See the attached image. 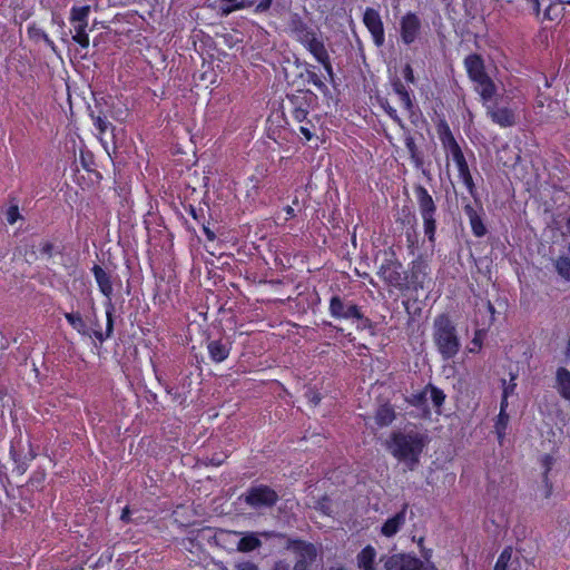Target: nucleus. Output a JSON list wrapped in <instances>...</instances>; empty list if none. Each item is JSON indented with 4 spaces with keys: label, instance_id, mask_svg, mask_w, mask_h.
I'll list each match as a JSON object with an SVG mask.
<instances>
[{
    "label": "nucleus",
    "instance_id": "de8ad7c7",
    "mask_svg": "<svg viewBox=\"0 0 570 570\" xmlns=\"http://www.w3.org/2000/svg\"><path fill=\"white\" fill-rule=\"evenodd\" d=\"M112 558H114V552L110 549H107L99 556L97 561L92 566H90V568L92 570H100L104 567H106L107 564H109L111 562Z\"/></svg>",
    "mask_w": 570,
    "mask_h": 570
},
{
    "label": "nucleus",
    "instance_id": "3c124183",
    "mask_svg": "<svg viewBox=\"0 0 570 570\" xmlns=\"http://www.w3.org/2000/svg\"><path fill=\"white\" fill-rule=\"evenodd\" d=\"M402 213H403V217L399 218L397 222H400L401 225H403V226H410L411 229H414L415 225H416L415 215L405 208H403Z\"/></svg>",
    "mask_w": 570,
    "mask_h": 570
},
{
    "label": "nucleus",
    "instance_id": "0e129e2a",
    "mask_svg": "<svg viewBox=\"0 0 570 570\" xmlns=\"http://www.w3.org/2000/svg\"><path fill=\"white\" fill-rule=\"evenodd\" d=\"M238 570H258V567L250 561H246L238 566Z\"/></svg>",
    "mask_w": 570,
    "mask_h": 570
},
{
    "label": "nucleus",
    "instance_id": "c9c22d12",
    "mask_svg": "<svg viewBox=\"0 0 570 570\" xmlns=\"http://www.w3.org/2000/svg\"><path fill=\"white\" fill-rule=\"evenodd\" d=\"M90 13V6L72 7L70 10V21L77 23L88 24V16Z\"/></svg>",
    "mask_w": 570,
    "mask_h": 570
},
{
    "label": "nucleus",
    "instance_id": "052dcab7",
    "mask_svg": "<svg viewBox=\"0 0 570 570\" xmlns=\"http://www.w3.org/2000/svg\"><path fill=\"white\" fill-rule=\"evenodd\" d=\"M40 253L42 255H46L48 257H51L52 256V253H53V244L50 243V242H46L41 245L40 247Z\"/></svg>",
    "mask_w": 570,
    "mask_h": 570
},
{
    "label": "nucleus",
    "instance_id": "4be33fe9",
    "mask_svg": "<svg viewBox=\"0 0 570 570\" xmlns=\"http://www.w3.org/2000/svg\"><path fill=\"white\" fill-rule=\"evenodd\" d=\"M106 308V330L105 332L101 331V328H89V334L83 335L85 337H90L99 341L100 343H104L106 340L110 338L114 334V313H115V306L114 304H105Z\"/></svg>",
    "mask_w": 570,
    "mask_h": 570
},
{
    "label": "nucleus",
    "instance_id": "412c9836",
    "mask_svg": "<svg viewBox=\"0 0 570 570\" xmlns=\"http://www.w3.org/2000/svg\"><path fill=\"white\" fill-rule=\"evenodd\" d=\"M317 61L322 57L328 53L322 33L318 31H313L312 36H307L305 39L299 42Z\"/></svg>",
    "mask_w": 570,
    "mask_h": 570
},
{
    "label": "nucleus",
    "instance_id": "7c9ffc66",
    "mask_svg": "<svg viewBox=\"0 0 570 570\" xmlns=\"http://www.w3.org/2000/svg\"><path fill=\"white\" fill-rule=\"evenodd\" d=\"M185 210L198 223L202 225L203 232L207 238V240L213 242L216 238L215 233L208 227L206 224V215L204 208L195 207L194 205H188L185 207Z\"/></svg>",
    "mask_w": 570,
    "mask_h": 570
},
{
    "label": "nucleus",
    "instance_id": "37998d69",
    "mask_svg": "<svg viewBox=\"0 0 570 570\" xmlns=\"http://www.w3.org/2000/svg\"><path fill=\"white\" fill-rule=\"evenodd\" d=\"M298 124V131L301 132V135L304 137L306 141H311L315 137L316 128L314 122L307 117L306 120H303L302 122Z\"/></svg>",
    "mask_w": 570,
    "mask_h": 570
},
{
    "label": "nucleus",
    "instance_id": "79ce46f5",
    "mask_svg": "<svg viewBox=\"0 0 570 570\" xmlns=\"http://www.w3.org/2000/svg\"><path fill=\"white\" fill-rule=\"evenodd\" d=\"M512 552H513L512 547H510V546L505 547L501 551V553L494 564V570H507L508 564L512 558Z\"/></svg>",
    "mask_w": 570,
    "mask_h": 570
},
{
    "label": "nucleus",
    "instance_id": "1a4fd4ad",
    "mask_svg": "<svg viewBox=\"0 0 570 570\" xmlns=\"http://www.w3.org/2000/svg\"><path fill=\"white\" fill-rule=\"evenodd\" d=\"M317 96L311 90H298L287 96L288 112L296 122L306 120L314 108Z\"/></svg>",
    "mask_w": 570,
    "mask_h": 570
},
{
    "label": "nucleus",
    "instance_id": "5701e85b",
    "mask_svg": "<svg viewBox=\"0 0 570 570\" xmlns=\"http://www.w3.org/2000/svg\"><path fill=\"white\" fill-rule=\"evenodd\" d=\"M266 169L257 167L255 173L247 177L245 181L246 197L255 200L264 186V179L266 178Z\"/></svg>",
    "mask_w": 570,
    "mask_h": 570
},
{
    "label": "nucleus",
    "instance_id": "4468645a",
    "mask_svg": "<svg viewBox=\"0 0 570 570\" xmlns=\"http://www.w3.org/2000/svg\"><path fill=\"white\" fill-rule=\"evenodd\" d=\"M476 207H474L472 204L468 203L463 206V212L469 218V223L471 226L472 234L481 238L487 235L488 229L483 222L484 217V209L483 206L478 198V202H475Z\"/></svg>",
    "mask_w": 570,
    "mask_h": 570
},
{
    "label": "nucleus",
    "instance_id": "473e14b6",
    "mask_svg": "<svg viewBox=\"0 0 570 570\" xmlns=\"http://www.w3.org/2000/svg\"><path fill=\"white\" fill-rule=\"evenodd\" d=\"M36 81L33 79L26 80V87L18 94L22 104L30 108L36 101Z\"/></svg>",
    "mask_w": 570,
    "mask_h": 570
},
{
    "label": "nucleus",
    "instance_id": "f03ea898",
    "mask_svg": "<svg viewBox=\"0 0 570 570\" xmlns=\"http://www.w3.org/2000/svg\"><path fill=\"white\" fill-rule=\"evenodd\" d=\"M435 127L441 145L446 153V157H451L452 161L456 166L460 180L466 188L470 196L474 199V202H478V189L474 184L468 160L460 144L455 139L450 125L444 118H441L436 122Z\"/></svg>",
    "mask_w": 570,
    "mask_h": 570
},
{
    "label": "nucleus",
    "instance_id": "774afa93",
    "mask_svg": "<svg viewBox=\"0 0 570 570\" xmlns=\"http://www.w3.org/2000/svg\"><path fill=\"white\" fill-rule=\"evenodd\" d=\"M284 212L286 214V220L292 219L296 216L295 209L289 205L284 207Z\"/></svg>",
    "mask_w": 570,
    "mask_h": 570
},
{
    "label": "nucleus",
    "instance_id": "6e6d98bb",
    "mask_svg": "<svg viewBox=\"0 0 570 570\" xmlns=\"http://www.w3.org/2000/svg\"><path fill=\"white\" fill-rule=\"evenodd\" d=\"M227 458H228L227 453L220 452V453H214L210 458H207V460H208V464H210L213 466H219L226 461Z\"/></svg>",
    "mask_w": 570,
    "mask_h": 570
},
{
    "label": "nucleus",
    "instance_id": "dca6fc26",
    "mask_svg": "<svg viewBox=\"0 0 570 570\" xmlns=\"http://www.w3.org/2000/svg\"><path fill=\"white\" fill-rule=\"evenodd\" d=\"M286 548L296 554V561H303L306 564H313L317 558L316 547L302 539H288Z\"/></svg>",
    "mask_w": 570,
    "mask_h": 570
},
{
    "label": "nucleus",
    "instance_id": "9d476101",
    "mask_svg": "<svg viewBox=\"0 0 570 570\" xmlns=\"http://www.w3.org/2000/svg\"><path fill=\"white\" fill-rule=\"evenodd\" d=\"M385 570H439L434 563H424L411 553H393L384 558Z\"/></svg>",
    "mask_w": 570,
    "mask_h": 570
},
{
    "label": "nucleus",
    "instance_id": "680f3d73",
    "mask_svg": "<svg viewBox=\"0 0 570 570\" xmlns=\"http://www.w3.org/2000/svg\"><path fill=\"white\" fill-rule=\"evenodd\" d=\"M405 236H406L407 247L410 249H413L415 247L416 243H417L416 237L414 235V229H412V232L407 230L405 233Z\"/></svg>",
    "mask_w": 570,
    "mask_h": 570
},
{
    "label": "nucleus",
    "instance_id": "a878e982",
    "mask_svg": "<svg viewBox=\"0 0 570 570\" xmlns=\"http://www.w3.org/2000/svg\"><path fill=\"white\" fill-rule=\"evenodd\" d=\"M376 549L372 544L365 546L356 554V564L360 570H376Z\"/></svg>",
    "mask_w": 570,
    "mask_h": 570
},
{
    "label": "nucleus",
    "instance_id": "393cba45",
    "mask_svg": "<svg viewBox=\"0 0 570 570\" xmlns=\"http://www.w3.org/2000/svg\"><path fill=\"white\" fill-rule=\"evenodd\" d=\"M396 419V411L393 404L384 402L380 404L374 414L375 424L379 428L390 426Z\"/></svg>",
    "mask_w": 570,
    "mask_h": 570
},
{
    "label": "nucleus",
    "instance_id": "20e7f679",
    "mask_svg": "<svg viewBox=\"0 0 570 570\" xmlns=\"http://www.w3.org/2000/svg\"><path fill=\"white\" fill-rule=\"evenodd\" d=\"M432 340L443 361L454 358L461 350L456 325L446 313L434 317Z\"/></svg>",
    "mask_w": 570,
    "mask_h": 570
},
{
    "label": "nucleus",
    "instance_id": "09e8293b",
    "mask_svg": "<svg viewBox=\"0 0 570 570\" xmlns=\"http://www.w3.org/2000/svg\"><path fill=\"white\" fill-rule=\"evenodd\" d=\"M39 3H40L42 9L51 11V21H52V23H60V22H62L60 16L56 12V9H57L58 4H55L53 0H40Z\"/></svg>",
    "mask_w": 570,
    "mask_h": 570
},
{
    "label": "nucleus",
    "instance_id": "bb28decb",
    "mask_svg": "<svg viewBox=\"0 0 570 570\" xmlns=\"http://www.w3.org/2000/svg\"><path fill=\"white\" fill-rule=\"evenodd\" d=\"M288 27L297 42H301L303 38L305 39L307 36H312V32L315 31V29L309 27L297 13L292 16Z\"/></svg>",
    "mask_w": 570,
    "mask_h": 570
},
{
    "label": "nucleus",
    "instance_id": "ddd939ff",
    "mask_svg": "<svg viewBox=\"0 0 570 570\" xmlns=\"http://www.w3.org/2000/svg\"><path fill=\"white\" fill-rule=\"evenodd\" d=\"M363 23L371 33L374 45L382 47L385 42V31L380 12L367 7L363 14Z\"/></svg>",
    "mask_w": 570,
    "mask_h": 570
},
{
    "label": "nucleus",
    "instance_id": "2f4dec72",
    "mask_svg": "<svg viewBox=\"0 0 570 570\" xmlns=\"http://www.w3.org/2000/svg\"><path fill=\"white\" fill-rule=\"evenodd\" d=\"M63 317L79 335L83 336L89 334V327L80 312H65Z\"/></svg>",
    "mask_w": 570,
    "mask_h": 570
},
{
    "label": "nucleus",
    "instance_id": "6ab92c4d",
    "mask_svg": "<svg viewBox=\"0 0 570 570\" xmlns=\"http://www.w3.org/2000/svg\"><path fill=\"white\" fill-rule=\"evenodd\" d=\"M487 114L491 121L501 128L513 127L517 124V114L510 107H489Z\"/></svg>",
    "mask_w": 570,
    "mask_h": 570
},
{
    "label": "nucleus",
    "instance_id": "c756f323",
    "mask_svg": "<svg viewBox=\"0 0 570 570\" xmlns=\"http://www.w3.org/2000/svg\"><path fill=\"white\" fill-rule=\"evenodd\" d=\"M27 35L32 42L38 43L40 41H43L47 45V47H49L53 52H56V43L49 37V35L36 22H32L27 27Z\"/></svg>",
    "mask_w": 570,
    "mask_h": 570
},
{
    "label": "nucleus",
    "instance_id": "bf43d9fd",
    "mask_svg": "<svg viewBox=\"0 0 570 570\" xmlns=\"http://www.w3.org/2000/svg\"><path fill=\"white\" fill-rule=\"evenodd\" d=\"M271 570H292L289 562L284 559L274 562Z\"/></svg>",
    "mask_w": 570,
    "mask_h": 570
},
{
    "label": "nucleus",
    "instance_id": "6e6552de",
    "mask_svg": "<svg viewBox=\"0 0 570 570\" xmlns=\"http://www.w3.org/2000/svg\"><path fill=\"white\" fill-rule=\"evenodd\" d=\"M243 500L253 509L273 508L279 500V495L267 484H253L243 494Z\"/></svg>",
    "mask_w": 570,
    "mask_h": 570
},
{
    "label": "nucleus",
    "instance_id": "72a5a7b5",
    "mask_svg": "<svg viewBox=\"0 0 570 570\" xmlns=\"http://www.w3.org/2000/svg\"><path fill=\"white\" fill-rule=\"evenodd\" d=\"M428 393H429V389L426 385L421 391L412 393L410 396H407L405 399V401L411 406H414L416 409H424V410H426V412H429V410H428Z\"/></svg>",
    "mask_w": 570,
    "mask_h": 570
},
{
    "label": "nucleus",
    "instance_id": "69168bd1",
    "mask_svg": "<svg viewBox=\"0 0 570 570\" xmlns=\"http://www.w3.org/2000/svg\"><path fill=\"white\" fill-rule=\"evenodd\" d=\"M292 570H312V564L303 563V561H295Z\"/></svg>",
    "mask_w": 570,
    "mask_h": 570
},
{
    "label": "nucleus",
    "instance_id": "a211bd4d",
    "mask_svg": "<svg viewBox=\"0 0 570 570\" xmlns=\"http://www.w3.org/2000/svg\"><path fill=\"white\" fill-rule=\"evenodd\" d=\"M410 505L404 502L401 510L394 515L387 518L381 527L380 533L385 538H393L404 527L406 522V513Z\"/></svg>",
    "mask_w": 570,
    "mask_h": 570
},
{
    "label": "nucleus",
    "instance_id": "13d9d810",
    "mask_svg": "<svg viewBox=\"0 0 570 570\" xmlns=\"http://www.w3.org/2000/svg\"><path fill=\"white\" fill-rule=\"evenodd\" d=\"M306 397L308 400V403L312 404L313 406H316L321 403L322 401V395L318 391H315V390H308L306 392Z\"/></svg>",
    "mask_w": 570,
    "mask_h": 570
},
{
    "label": "nucleus",
    "instance_id": "ea45409f",
    "mask_svg": "<svg viewBox=\"0 0 570 570\" xmlns=\"http://www.w3.org/2000/svg\"><path fill=\"white\" fill-rule=\"evenodd\" d=\"M428 389L434 407H436V410H440L445 402V393L443 392V390L433 385L432 383L428 384ZM438 413H440V411H438Z\"/></svg>",
    "mask_w": 570,
    "mask_h": 570
},
{
    "label": "nucleus",
    "instance_id": "f8f14e48",
    "mask_svg": "<svg viewBox=\"0 0 570 570\" xmlns=\"http://www.w3.org/2000/svg\"><path fill=\"white\" fill-rule=\"evenodd\" d=\"M402 263L392 253V257L385 258L379 268V276L390 286L403 291Z\"/></svg>",
    "mask_w": 570,
    "mask_h": 570
},
{
    "label": "nucleus",
    "instance_id": "e2e57ef3",
    "mask_svg": "<svg viewBox=\"0 0 570 570\" xmlns=\"http://www.w3.org/2000/svg\"><path fill=\"white\" fill-rule=\"evenodd\" d=\"M130 514L131 512L129 507H125L121 511L120 520L125 523H129L131 521Z\"/></svg>",
    "mask_w": 570,
    "mask_h": 570
},
{
    "label": "nucleus",
    "instance_id": "58836bf2",
    "mask_svg": "<svg viewBox=\"0 0 570 570\" xmlns=\"http://www.w3.org/2000/svg\"><path fill=\"white\" fill-rule=\"evenodd\" d=\"M404 145H405V148H406L407 153L410 154V157H411L412 161L416 166H420L422 164V157H421V154H420L419 148L416 146V142H415L414 138L411 135L405 137Z\"/></svg>",
    "mask_w": 570,
    "mask_h": 570
},
{
    "label": "nucleus",
    "instance_id": "f257e3e1",
    "mask_svg": "<svg viewBox=\"0 0 570 570\" xmlns=\"http://www.w3.org/2000/svg\"><path fill=\"white\" fill-rule=\"evenodd\" d=\"M429 435L416 430L393 431L385 442L387 452L407 470L413 471L420 463Z\"/></svg>",
    "mask_w": 570,
    "mask_h": 570
},
{
    "label": "nucleus",
    "instance_id": "f704fd0d",
    "mask_svg": "<svg viewBox=\"0 0 570 570\" xmlns=\"http://www.w3.org/2000/svg\"><path fill=\"white\" fill-rule=\"evenodd\" d=\"M508 424H509V414L499 412L495 423H494V430H495V434H497V438H498V441L500 444L503 443V440L505 438Z\"/></svg>",
    "mask_w": 570,
    "mask_h": 570
},
{
    "label": "nucleus",
    "instance_id": "c85d7f7f",
    "mask_svg": "<svg viewBox=\"0 0 570 570\" xmlns=\"http://www.w3.org/2000/svg\"><path fill=\"white\" fill-rule=\"evenodd\" d=\"M235 534H242L237 543L239 552L248 553L262 547V541L256 532H235Z\"/></svg>",
    "mask_w": 570,
    "mask_h": 570
},
{
    "label": "nucleus",
    "instance_id": "39448f33",
    "mask_svg": "<svg viewBox=\"0 0 570 570\" xmlns=\"http://www.w3.org/2000/svg\"><path fill=\"white\" fill-rule=\"evenodd\" d=\"M403 291L415 293L429 291L433 285L432 268L428 257L419 254L403 272Z\"/></svg>",
    "mask_w": 570,
    "mask_h": 570
},
{
    "label": "nucleus",
    "instance_id": "4c0bfd02",
    "mask_svg": "<svg viewBox=\"0 0 570 570\" xmlns=\"http://www.w3.org/2000/svg\"><path fill=\"white\" fill-rule=\"evenodd\" d=\"M380 106L385 114L396 124L399 127L404 128V121L400 117L397 110L389 102L386 98L380 99Z\"/></svg>",
    "mask_w": 570,
    "mask_h": 570
},
{
    "label": "nucleus",
    "instance_id": "5fc2aeb1",
    "mask_svg": "<svg viewBox=\"0 0 570 570\" xmlns=\"http://www.w3.org/2000/svg\"><path fill=\"white\" fill-rule=\"evenodd\" d=\"M318 63H321L324 68V70L326 71L327 76L333 79L334 77V71H333V66H332V62H331V57H330V53L325 55L324 57H322L321 59L317 60Z\"/></svg>",
    "mask_w": 570,
    "mask_h": 570
},
{
    "label": "nucleus",
    "instance_id": "f3484780",
    "mask_svg": "<svg viewBox=\"0 0 570 570\" xmlns=\"http://www.w3.org/2000/svg\"><path fill=\"white\" fill-rule=\"evenodd\" d=\"M233 342L229 338L208 340L206 348L208 356L213 363H223L229 357L232 352Z\"/></svg>",
    "mask_w": 570,
    "mask_h": 570
},
{
    "label": "nucleus",
    "instance_id": "8fccbe9b",
    "mask_svg": "<svg viewBox=\"0 0 570 570\" xmlns=\"http://www.w3.org/2000/svg\"><path fill=\"white\" fill-rule=\"evenodd\" d=\"M21 218L22 216L20 215L19 206L17 204L10 205L6 212V219L8 224L13 225Z\"/></svg>",
    "mask_w": 570,
    "mask_h": 570
},
{
    "label": "nucleus",
    "instance_id": "423d86ee",
    "mask_svg": "<svg viewBox=\"0 0 570 570\" xmlns=\"http://www.w3.org/2000/svg\"><path fill=\"white\" fill-rule=\"evenodd\" d=\"M413 191L416 199L417 209L423 223L424 235L433 248L436 243L438 230V206L429 193V190L421 184L413 186Z\"/></svg>",
    "mask_w": 570,
    "mask_h": 570
},
{
    "label": "nucleus",
    "instance_id": "864d4df0",
    "mask_svg": "<svg viewBox=\"0 0 570 570\" xmlns=\"http://www.w3.org/2000/svg\"><path fill=\"white\" fill-rule=\"evenodd\" d=\"M515 379H517V375L511 374L509 383H507V381L504 379L502 380V385H503L502 394L504 396H511L514 394L515 389H517Z\"/></svg>",
    "mask_w": 570,
    "mask_h": 570
},
{
    "label": "nucleus",
    "instance_id": "338daca9",
    "mask_svg": "<svg viewBox=\"0 0 570 570\" xmlns=\"http://www.w3.org/2000/svg\"><path fill=\"white\" fill-rule=\"evenodd\" d=\"M551 461H552V458L550 455H544V466H546L544 479L546 480H548V473L551 469Z\"/></svg>",
    "mask_w": 570,
    "mask_h": 570
},
{
    "label": "nucleus",
    "instance_id": "a18cd8bd",
    "mask_svg": "<svg viewBox=\"0 0 570 570\" xmlns=\"http://www.w3.org/2000/svg\"><path fill=\"white\" fill-rule=\"evenodd\" d=\"M91 119L94 122V126L99 131L100 135H104L107 132L109 128L114 129V126L108 121L107 117L102 114L94 115L91 114Z\"/></svg>",
    "mask_w": 570,
    "mask_h": 570
},
{
    "label": "nucleus",
    "instance_id": "4d7b16f0",
    "mask_svg": "<svg viewBox=\"0 0 570 570\" xmlns=\"http://www.w3.org/2000/svg\"><path fill=\"white\" fill-rule=\"evenodd\" d=\"M402 75L406 83H414L415 82V76L414 70L410 63H406L402 69Z\"/></svg>",
    "mask_w": 570,
    "mask_h": 570
},
{
    "label": "nucleus",
    "instance_id": "c03bdc74",
    "mask_svg": "<svg viewBox=\"0 0 570 570\" xmlns=\"http://www.w3.org/2000/svg\"><path fill=\"white\" fill-rule=\"evenodd\" d=\"M312 70H307V80L313 83L318 91L322 94L328 92L327 85L322 80L321 76L314 70L315 67L312 66Z\"/></svg>",
    "mask_w": 570,
    "mask_h": 570
},
{
    "label": "nucleus",
    "instance_id": "49530a36",
    "mask_svg": "<svg viewBox=\"0 0 570 570\" xmlns=\"http://www.w3.org/2000/svg\"><path fill=\"white\" fill-rule=\"evenodd\" d=\"M484 335H485V331L484 330H476L474 332V336L471 340L470 345L468 347L469 353H474L475 354V353H479L482 350Z\"/></svg>",
    "mask_w": 570,
    "mask_h": 570
},
{
    "label": "nucleus",
    "instance_id": "2eb2a0df",
    "mask_svg": "<svg viewBox=\"0 0 570 570\" xmlns=\"http://www.w3.org/2000/svg\"><path fill=\"white\" fill-rule=\"evenodd\" d=\"M421 32V20L414 12L405 13L400 21V35L404 45H412Z\"/></svg>",
    "mask_w": 570,
    "mask_h": 570
},
{
    "label": "nucleus",
    "instance_id": "e433bc0d",
    "mask_svg": "<svg viewBox=\"0 0 570 570\" xmlns=\"http://www.w3.org/2000/svg\"><path fill=\"white\" fill-rule=\"evenodd\" d=\"M87 27L86 23H78L75 27L76 33L72 36V40L78 43L81 48H88L89 47V36L87 33Z\"/></svg>",
    "mask_w": 570,
    "mask_h": 570
},
{
    "label": "nucleus",
    "instance_id": "0eeeda50",
    "mask_svg": "<svg viewBox=\"0 0 570 570\" xmlns=\"http://www.w3.org/2000/svg\"><path fill=\"white\" fill-rule=\"evenodd\" d=\"M469 79L476 85L483 102L491 101L497 94V86L485 70L484 60L479 53H470L463 61Z\"/></svg>",
    "mask_w": 570,
    "mask_h": 570
},
{
    "label": "nucleus",
    "instance_id": "a19ab883",
    "mask_svg": "<svg viewBox=\"0 0 570 570\" xmlns=\"http://www.w3.org/2000/svg\"><path fill=\"white\" fill-rule=\"evenodd\" d=\"M556 269L558 274L566 281H570V257L560 256L556 261Z\"/></svg>",
    "mask_w": 570,
    "mask_h": 570
},
{
    "label": "nucleus",
    "instance_id": "aec40b11",
    "mask_svg": "<svg viewBox=\"0 0 570 570\" xmlns=\"http://www.w3.org/2000/svg\"><path fill=\"white\" fill-rule=\"evenodd\" d=\"M91 273L100 293L107 298L105 304H112L114 287L111 275L98 264L91 267Z\"/></svg>",
    "mask_w": 570,
    "mask_h": 570
},
{
    "label": "nucleus",
    "instance_id": "9b49d317",
    "mask_svg": "<svg viewBox=\"0 0 570 570\" xmlns=\"http://www.w3.org/2000/svg\"><path fill=\"white\" fill-rule=\"evenodd\" d=\"M394 94L399 97V101L403 109L407 112L409 119L413 125H416L421 115L417 106L415 105L414 96L407 86L400 79L395 78L391 82Z\"/></svg>",
    "mask_w": 570,
    "mask_h": 570
},
{
    "label": "nucleus",
    "instance_id": "7ed1b4c3",
    "mask_svg": "<svg viewBox=\"0 0 570 570\" xmlns=\"http://www.w3.org/2000/svg\"><path fill=\"white\" fill-rule=\"evenodd\" d=\"M328 314L336 321L355 324L358 332H375V323L365 315L363 307L345 295L333 294L328 301Z\"/></svg>",
    "mask_w": 570,
    "mask_h": 570
},
{
    "label": "nucleus",
    "instance_id": "603ef678",
    "mask_svg": "<svg viewBox=\"0 0 570 570\" xmlns=\"http://www.w3.org/2000/svg\"><path fill=\"white\" fill-rule=\"evenodd\" d=\"M79 160L83 169L87 171L91 170V166L95 165L94 155L90 151H80Z\"/></svg>",
    "mask_w": 570,
    "mask_h": 570
},
{
    "label": "nucleus",
    "instance_id": "b1692460",
    "mask_svg": "<svg viewBox=\"0 0 570 570\" xmlns=\"http://www.w3.org/2000/svg\"><path fill=\"white\" fill-rule=\"evenodd\" d=\"M554 387L562 400L570 402V371L567 367L556 370Z\"/></svg>",
    "mask_w": 570,
    "mask_h": 570
},
{
    "label": "nucleus",
    "instance_id": "cd10ccee",
    "mask_svg": "<svg viewBox=\"0 0 570 570\" xmlns=\"http://www.w3.org/2000/svg\"><path fill=\"white\" fill-rule=\"evenodd\" d=\"M272 2L273 0H239V2L224 8V12L229 13L255 6V12L261 13L267 11L271 8Z\"/></svg>",
    "mask_w": 570,
    "mask_h": 570
}]
</instances>
